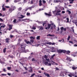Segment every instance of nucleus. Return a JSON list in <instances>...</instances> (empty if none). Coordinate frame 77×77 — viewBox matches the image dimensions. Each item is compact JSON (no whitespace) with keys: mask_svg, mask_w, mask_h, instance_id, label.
Masks as SVG:
<instances>
[{"mask_svg":"<svg viewBox=\"0 0 77 77\" xmlns=\"http://www.w3.org/2000/svg\"><path fill=\"white\" fill-rule=\"evenodd\" d=\"M42 60L43 63L46 66H51V64L50 63V59L48 58V57L46 55H45L42 57Z\"/></svg>","mask_w":77,"mask_h":77,"instance_id":"obj_1","label":"nucleus"},{"mask_svg":"<svg viewBox=\"0 0 77 77\" xmlns=\"http://www.w3.org/2000/svg\"><path fill=\"white\" fill-rule=\"evenodd\" d=\"M17 45H20L22 52L24 53H27V52H29L28 50H26L25 49V48L26 47V45L24 44V43H23L21 45L20 44V43H18Z\"/></svg>","mask_w":77,"mask_h":77,"instance_id":"obj_2","label":"nucleus"},{"mask_svg":"<svg viewBox=\"0 0 77 77\" xmlns=\"http://www.w3.org/2000/svg\"><path fill=\"white\" fill-rule=\"evenodd\" d=\"M53 26L54 27V29L56 28V25L54 24V23H52L50 24L49 23L48 24V26L45 28V29L46 30L47 29H49L51 27V29L52 30L53 29Z\"/></svg>","mask_w":77,"mask_h":77,"instance_id":"obj_3","label":"nucleus"},{"mask_svg":"<svg viewBox=\"0 0 77 77\" xmlns=\"http://www.w3.org/2000/svg\"><path fill=\"white\" fill-rule=\"evenodd\" d=\"M65 75H68L69 77H72V76H75V74H76V72H75V73H71L70 72H65Z\"/></svg>","mask_w":77,"mask_h":77,"instance_id":"obj_4","label":"nucleus"},{"mask_svg":"<svg viewBox=\"0 0 77 77\" xmlns=\"http://www.w3.org/2000/svg\"><path fill=\"white\" fill-rule=\"evenodd\" d=\"M15 8V7L13 6L11 8H10L9 9V11L10 12H12L13 11H14V9Z\"/></svg>","mask_w":77,"mask_h":77,"instance_id":"obj_5","label":"nucleus"},{"mask_svg":"<svg viewBox=\"0 0 77 77\" xmlns=\"http://www.w3.org/2000/svg\"><path fill=\"white\" fill-rule=\"evenodd\" d=\"M10 40H11V39L9 38H7L5 39V42L7 43H9V42H10Z\"/></svg>","mask_w":77,"mask_h":77,"instance_id":"obj_6","label":"nucleus"},{"mask_svg":"<svg viewBox=\"0 0 77 77\" xmlns=\"http://www.w3.org/2000/svg\"><path fill=\"white\" fill-rule=\"evenodd\" d=\"M2 25L0 27V30L2 31V28H5V27H6V25L5 24H2Z\"/></svg>","mask_w":77,"mask_h":77,"instance_id":"obj_7","label":"nucleus"},{"mask_svg":"<svg viewBox=\"0 0 77 77\" xmlns=\"http://www.w3.org/2000/svg\"><path fill=\"white\" fill-rule=\"evenodd\" d=\"M29 68V70H28L29 72H33V70H32V67H30Z\"/></svg>","mask_w":77,"mask_h":77,"instance_id":"obj_8","label":"nucleus"},{"mask_svg":"<svg viewBox=\"0 0 77 77\" xmlns=\"http://www.w3.org/2000/svg\"><path fill=\"white\" fill-rule=\"evenodd\" d=\"M38 29H39L41 30H43V29H44V28L43 27H42V26H39L38 27Z\"/></svg>","mask_w":77,"mask_h":77,"instance_id":"obj_9","label":"nucleus"},{"mask_svg":"<svg viewBox=\"0 0 77 77\" xmlns=\"http://www.w3.org/2000/svg\"><path fill=\"white\" fill-rule=\"evenodd\" d=\"M77 52H75L73 53L71 55L72 56H73V57H75L76 56V54H77Z\"/></svg>","mask_w":77,"mask_h":77,"instance_id":"obj_10","label":"nucleus"},{"mask_svg":"<svg viewBox=\"0 0 77 77\" xmlns=\"http://www.w3.org/2000/svg\"><path fill=\"white\" fill-rule=\"evenodd\" d=\"M9 29H8L9 30H11V29H12V25H9Z\"/></svg>","mask_w":77,"mask_h":77,"instance_id":"obj_11","label":"nucleus"},{"mask_svg":"<svg viewBox=\"0 0 77 77\" xmlns=\"http://www.w3.org/2000/svg\"><path fill=\"white\" fill-rule=\"evenodd\" d=\"M66 60L69 61V62H71V58L68 57H67Z\"/></svg>","mask_w":77,"mask_h":77,"instance_id":"obj_12","label":"nucleus"},{"mask_svg":"<svg viewBox=\"0 0 77 77\" xmlns=\"http://www.w3.org/2000/svg\"><path fill=\"white\" fill-rule=\"evenodd\" d=\"M42 2V1L41 0H40L39 1V6H41L42 5V4L41 3Z\"/></svg>","mask_w":77,"mask_h":77,"instance_id":"obj_13","label":"nucleus"},{"mask_svg":"<svg viewBox=\"0 0 77 77\" xmlns=\"http://www.w3.org/2000/svg\"><path fill=\"white\" fill-rule=\"evenodd\" d=\"M35 7L34 6H32L31 7H29L28 8V9H29V10H32V9H33Z\"/></svg>","mask_w":77,"mask_h":77,"instance_id":"obj_14","label":"nucleus"},{"mask_svg":"<svg viewBox=\"0 0 77 77\" xmlns=\"http://www.w3.org/2000/svg\"><path fill=\"white\" fill-rule=\"evenodd\" d=\"M45 14L46 15H48V16H51V13H50V14H47L46 13H45Z\"/></svg>","mask_w":77,"mask_h":77,"instance_id":"obj_15","label":"nucleus"},{"mask_svg":"<svg viewBox=\"0 0 77 77\" xmlns=\"http://www.w3.org/2000/svg\"><path fill=\"white\" fill-rule=\"evenodd\" d=\"M55 56V54H54L50 58L51 60H53L54 59V57Z\"/></svg>","mask_w":77,"mask_h":77,"instance_id":"obj_16","label":"nucleus"},{"mask_svg":"<svg viewBox=\"0 0 77 77\" xmlns=\"http://www.w3.org/2000/svg\"><path fill=\"white\" fill-rule=\"evenodd\" d=\"M54 3H59V2H61V1L60 0H54Z\"/></svg>","mask_w":77,"mask_h":77,"instance_id":"obj_17","label":"nucleus"},{"mask_svg":"<svg viewBox=\"0 0 77 77\" xmlns=\"http://www.w3.org/2000/svg\"><path fill=\"white\" fill-rule=\"evenodd\" d=\"M25 42L27 44H31V43L29 42V41H27L26 40H25Z\"/></svg>","mask_w":77,"mask_h":77,"instance_id":"obj_18","label":"nucleus"},{"mask_svg":"<svg viewBox=\"0 0 77 77\" xmlns=\"http://www.w3.org/2000/svg\"><path fill=\"white\" fill-rule=\"evenodd\" d=\"M47 36H54V35H51L50 34H48L47 35Z\"/></svg>","mask_w":77,"mask_h":77,"instance_id":"obj_19","label":"nucleus"},{"mask_svg":"<svg viewBox=\"0 0 77 77\" xmlns=\"http://www.w3.org/2000/svg\"><path fill=\"white\" fill-rule=\"evenodd\" d=\"M30 21V19H25V22H28L29 23Z\"/></svg>","mask_w":77,"mask_h":77,"instance_id":"obj_20","label":"nucleus"},{"mask_svg":"<svg viewBox=\"0 0 77 77\" xmlns=\"http://www.w3.org/2000/svg\"><path fill=\"white\" fill-rule=\"evenodd\" d=\"M40 38H41V36H37L36 37V39L37 40H40Z\"/></svg>","mask_w":77,"mask_h":77,"instance_id":"obj_21","label":"nucleus"},{"mask_svg":"<svg viewBox=\"0 0 77 77\" xmlns=\"http://www.w3.org/2000/svg\"><path fill=\"white\" fill-rule=\"evenodd\" d=\"M21 17H19V18H24L25 17V16L23 15H20Z\"/></svg>","mask_w":77,"mask_h":77,"instance_id":"obj_22","label":"nucleus"},{"mask_svg":"<svg viewBox=\"0 0 77 77\" xmlns=\"http://www.w3.org/2000/svg\"><path fill=\"white\" fill-rule=\"evenodd\" d=\"M56 15H61V14L60 13L57 12V13H56Z\"/></svg>","mask_w":77,"mask_h":77,"instance_id":"obj_23","label":"nucleus"},{"mask_svg":"<svg viewBox=\"0 0 77 77\" xmlns=\"http://www.w3.org/2000/svg\"><path fill=\"white\" fill-rule=\"evenodd\" d=\"M46 44L48 45H52V43L51 42H48L46 43Z\"/></svg>","mask_w":77,"mask_h":77,"instance_id":"obj_24","label":"nucleus"},{"mask_svg":"<svg viewBox=\"0 0 77 77\" xmlns=\"http://www.w3.org/2000/svg\"><path fill=\"white\" fill-rule=\"evenodd\" d=\"M6 48H5L3 50V52L4 53H6Z\"/></svg>","mask_w":77,"mask_h":77,"instance_id":"obj_25","label":"nucleus"},{"mask_svg":"<svg viewBox=\"0 0 77 77\" xmlns=\"http://www.w3.org/2000/svg\"><path fill=\"white\" fill-rule=\"evenodd\" d=\"M52 12L53 13L54 15H55V14H56V13H57V11H56V10H55L54 11H53Z\"/></svg>","mask_w":77,"mask_h":77,"instance_id":"obj_26","label":"nucleus"},{"mask_svg":"<svg viewBox=\"0 0 77 77\" xmlns=\"http://www.w3.org/2000/svg\"><path fill=\"white\" fill-rule=\"evenodd\" d=\"M31 29H33V30H35L36 29V27L34 26H32L31 28Z\"/></svg>","mask_w":77,"mask_h":77,"instance_id":"obj_27","label":"nucleus"},{"mask_svg":"<svg viewBox=\"0 0 77 77\" xmlns=\"http://www.w3.org/2000/svg\"><path fill=\"white\" fill-rule=\"evenodd\" d=\"M72 68L73 70H75V69H77V67H72Z\"/></svg>","mask_w":77,"mask_h":77,"instance_id":"obj_28","label":"nucleus"},{"mask_svg":"<svg viewBox=\"0 0 77 77\" xmlns=\"http://www.w3.org/2000/svg\"><path fill=\"white\" fill-rule=\"evenodd\" d=\"M20 0H15L14 1V3H17V2H20Z\"/></svg>","mask_w":77,"mask_h":77,"instance_id":"obj_29","label":"nucleus"},{"mask_svg":"<svg viewBox=\"0 0 77 77\" xmlns=\"http://www.w3.org/2000/svg\"><path fill=\"white\" fill-rule=\"evenodd\" d=\"M70 38H71V37L69 35L68 36V38L67 39V40L68 41H69V39H70Z\"/></svg>","mask_w":77,"mask_h":77,"instance_id":"obj_30","label":"nucleus"},{"mask_svg":"<svg viewBox=\"0 0 77 77\" xmlns=\"http://www.w3.org/2000/svg\"><path fill=\"white\" fill-rule=\"evenodd\" d=\"M57 12L60 13L61 12V11H60V10H56Z\"/></svg>","mask_w":77,"mask_h":77,"instance_id":"obj_31","label":"nucleus"},{"mask_svg":"<svg viewBox=\"0 0 77 77\" xmlns=\"http://www.w3.org/2000/svg\"><path fill=\"white\" fill-rule=\"evenodd\" d=\"M0 63H1V64H3V63H5V62H3L0 59Z\"/></svg>","mask_w":77,"mask_h":77,"instance_id":"obj_32","label":"nucleus"},{"mask_svg":"<svg viewBox=\"0 0 77 77\" xmlns=\"http://www.w3.org/2000/svg\"><path fill=\"white\" fill-rule=\"evenodd\" d=\"M21 9H22V8L20 7L18 8V11H21Z\"/></svg>","mask_w":77,"mask_h":77,"instance_id":"obj_33","label":"nucleus"},{"mask_svg":"<svg viewBox=\"0 0 77 77\" xmlns=\"http://www.w3.org/2000/svg\"><path fill=\"white\" fill-rule=\"evenodd\" d=\"M30 39H35V38L33 37V36H31L30 37Z\"/></svg>","mask_w":77,"mask_h":77,"instance_id":"obj_34","label":"nucleus"},{"mask_svg":"<svg viewBox=\"0 0 77 77\" xmlns=\"http://www.w3.org/2000/svg\"><path fill=\"white\" fill-rule=\"evenodd\" d=\"M66 54H69V53H70V51H66Z\"/></svg>","mask_w":77,"mask_h":77,"instance_id":"obj_35","label":"nucleus"},{"mask_svg":"<svg viewBox=\"0 0 77 77\" xmlns=\"http://www.w3.org/2000/svg\"><path fill=\"white\" fill-rule=\"evenodd\" d=\"M45 75L46 76H47V77H50V75H49V74H48L45 73Z\"/></svg>","mask_w":77,"mask_h":77,"instance_id":"obj_36","label":"nucleus"},{"mask_svg":"<svg viewBox=\"0 0 77 77\" xmlns=\"http://www.w3.org/2000/svg\"><path fill=\"white\" fill-rule=\"evenodd\" d=\"M7 69H8V70H10V69H11V67H8L7 68Z\"/></svg>","mask_w":77,"mask_h":77,"instance_id":"obj_37","label":"nucleus"},{"mask_svg":"<svg viewBox=\"0 0 77 77\" xmlns=\"http://www.w3.org/2000/svg\"><path fill=\"white\" fill-rule=\"evenodd\" d=\"M30 41L31 43H33V42H34V40H33L31 39Z\"/></svg>","mask_w":77,"mask_h":77,"instance_id":"obj_38","label":"nucleus"},{"mask_svg":"<svg viewBox=\"0 0 77 77\" xmlns=\"http://www.w3.org/2000/svg\"><path fill=\"white\" fill-rule=\"evenodd\" d=\"M32 61H33V62H35V61H36V60L34 58H32Z\"/></svg>","mask_w":77,"mask_h":77,"instance_id":"obj_39","label":"nucleus"},{"mask_svg":"<svg viewBox=\"0 0 77 77\" xmlns=\"http://www.w3.org/2000/svg\"><path fill=\"white\" fill-rule=\"evenodd\" d=\"M17 21V20L16 19H14V20H13V22L14 23H16V21Z\"/></svg>","mask_w":77,"mask_h":77,"instance_id":"obj_40","label":"nucleus"},{"mask_svg":"<svg viewBox=\"0 0 77 77\" xmlns=\"http://www.w3.org/2000/svg\"><path fill=\"white\" fill-rule=\"evenodd\" d=\"M51 62L52 64H55V62H54V61H53L52 60L51 61Z\"/></svg>","mask_w":77,"mask_h":77,"instance_id":"obj_41","label":"nucleus"},{"mask_svg":"<svg viewBox=\"0 0 77 77\" xmlns=\"http://www.w3.org/2000/svg\"><path fill=\"white\" fill-rule=\"evenodd\" d=\"M58 51L59 53H62V50H59Z\"/></svg>","mask_w":77,"mask_h":77,"instance_id":"obj_42","label":"nucleus"},{"mask_svg":"<svg viewBox=\"0 0 77 77\" xmlns=\"http://www.w3.org/2000/svg\"><path fill=\"white\" fill-rule=\"evenodd\" d=\"M1 75H2V76H6V74L2 73Z\"/></svg>","mask_w":77,"mask_h":77,"instance_id":"obj_43","label":"nucleus"},{"mask_svg":"<svg viewBox=\"0 0 77 77\" xmlns=\"http://www.w3.org/2000/svg\"><path fill=\"white\" fill-rule=\"evenodd\" d=\"M62 52H63V53H66V51L63 50H62Z\"/></svg>","mask_w":77,"mask_h":77,"instance_id":"obj_44","label":"nucleus"},{"mask_svg":"<svg viewBox=\"0 0 77 77\" xmlns=\"http://www.w3.org/2000/svg\"><path fill=\"white\" fill-rule=\"evenodd\" d=\"M0 22H3V20L2 19L0 18Z\"/></svg>","mask_w":77,"mask_h":77,"instance_id":"obj_45","label":"nucleus"},{"mask_svg":"<svg viewBox=\"0 0 77 77\" xmlns=\"http://www.w3.org/2000/svg\"><path fill=\"white\" fill-rule=\"evenodd\" d=\"M45 24H46V22H43V26H45Z\"/></svg>","mask_w":77,"mask_h":77,"instance_id":"obj_46","label":"nucleus"},{"mask_svg":"<svg viewBox=\"0 0 77 77\" xmlns=\"http://www.w3.org/2000/svg\"><path fill=\"white\" fill-rule=\"evenodd\" d=\"M35 73H33V74H32V75H31V76H30V77H33V76H34V75H35Z\"/></svg>","mask_w":77,"mask_h":77,"instance_id":"obj_47","label":"nucleus"},{"mask_svg":"<svg viewBox=\"0 0 77 77\" xmlns=\"http://www.w3.org/2000/svg\"><path fill=\"white\" fill-rule=\"evenodd\" d=\"M66 20H67V22L68 23L69 22V18H66Z\"/></svg>","mask_w":77,"mask_h":77,"instance_id":"obj_48","label":"nucleus"},{"mask_svg":"<svg viewBox=\"0 0 77 77\" xmlns=\"http://www.w3.org/2000/svg\"><path fill=\"white\" fill-rule=\"evenodd\" d=\"M74 1H70V2H69V3L70 4H72V3H73V2Z\"/></svg>","mask_w":77,"mask_h":77,"instance_id":"obj_49","label":"nucleus"},{"mask_svg":"<svg viewBox=\"0 0 77 77\" xmlns=\"http://www.w3.org/2000/svg\"><path fill=\"white\" fill-rule=\"evenodd\" d=\"M43 10H44V8H42L41 9H39V11H43Z\"/></svg>","mask_w":77,"mask_h":77,"instance_id":"obj_50","label":"nucleus"},{"mask_svg":"<svg viewBox=\"0 0 77 77\" xmlns=\"http://www.w3.org/2000/svg\"><path fill=\"white\" fill-rule=\"evenodd\" d=\"M3 71L4 72H6V69L5 68H4L3 69Z\"/></svg>","mask_w":77,"mask_h":77,"instance_id":"obj_51","label":"nucleus"},{"mask_svg":"<svg viewBox=\"0 0 77 77\" xmlns=\"http://www.w3.org/2000/svg\"><path fill=\"white\" fill-rule=\"evenodd\" d=\"M8 57H11V58H13V56H10V55H9Z\"/></svg>","mask_w":77,"mask_h":77,"instance_id":"obj_52","label":"nucleus"},{"mask_svg":"<svg viewBox=\"0 0 77 77\" xmlns=\"http://www.w3.org/2000/svg\"><path fill=\"white\" fill-rule=\"evenodd\" d=\"M42 23H43L42 21L38 22V24H42Z\"/></svg>","mask_w":77,"mask_h":77,"instance_id":"obj_53","label":"nucleus"},{"mask_svg":"<svg viewBox=\"0 0 77 77\" xmlns=\"http://www.w3.org/2000/svg\"><path fill=\"white\" fill-rule=\"evenodd\" d=\"M13 37H14V35H10V38H13Z\"/></svg>","mask_w":77,"mask_h":77,"instance_id":"obj_54","label":"nucleus"},{"mask_svg":"<svg viewBox=\"0 0 77 77\" xmlns=\"http://www.w3.org/2000/svg\"><path fill=\"white\" fill-rule=\"evenodd\" d=\"M23 67H24V68H25V69L26 70H27V67H24V66H23Z\"/></svg>","mask_w":77,"mask_h":77,"instance_id":"obj_55","label":"nucleus"},{"mask_svg":"<svg viewBox=\"0 0 77 77\" xmlns=\"http://www.w3.org/2000/svg\"><path fill=\"white\" fill-rule=\"evenodd\" d=\"M62 42H63V43H65V42H64V39H63V38L62 39Z\"/></svg>","mask_w":77,"mask_h":77,"instance_id":"obj_56","label":"nucleus"},{"mask_svg":"<svg viewBox=\"0 0 77 77\" xmlns=\"http://www.w3.org/2000/svg\"><path fill=\"white\" fill-rule=\"evenodd\" d=\"M42 2H43V3H45L46 2L45 1V0H43L42 1Z\"/></svg>","mask_w":77,"mask_h":77,"instance_id":"obj_57","label":"nucleus"},{"mask_svg":"<svg viewBox=\"0 0 77 77\" xmlns=\"http://www.w3.org/2000/svg\"><path fill=\"white\" fill-rule=\"evenodd\" d=\"M65 11H62V14H65Z\"/></svg>","mask_w":77,"mask_h":77,"instance_id":"obj_58","label":"nucleus"},{"mask_svg":"<svg viewBox=\"0 0 77 77\" xmlns=\"http://www.w3.org/2000/svg\"><path fill=\"white\" fill-rule=\"evenodd\" d=\"M63 27H61V28H60V29L61 30H63Z\"/></svg>","mask_w":77,"mask_h":77,"instance_id":"obj_59","label":"nucleus"},{"mask_svg":"<svg viewBox=\"0 0 77 77\" xmlns=\"http://www.w3.org/2000/svg\"><path fill=\"white\" fill-rule=\"evenodd\" d=\"M69 42H70V43H71V44H73V42H72V41H69Z\"/></svg>","mask_w":77,"mask_h":77,"instance_id":"obj_60","label":"nucleus"},{"mask_svg":"<svg viewBox=\"0 0 77 77\" xmlns=\"http://www.w3.org/2000/svg\"><path fill=\"white\" fill-rule=\"evenodd\" d=\"M2 10L3 11H5V10H6V8H2Z\"/></svg>","mask_w":77,"mask_h":77,"instance_id":"obj_61","label":"nucleus"},{"mask_svg":"<svg viewBox=\"0 0 77 77\" xmlns=\"http://www.w3.org/2000/svg\"><path fill=\"white\" fill-rule=\"evenodd\" d=\"M7 74L8 75H9V76H10L11 75V73H8Z\"/></svg>","mask_w":77,"mask_h":77,"instance_id":"obj_62","label":"nucleus"},{"mask_svg":"<svg viewBox=\"0 0 77 77\" xmlns=\"http://www.w3.org/2000/svg\"><path fill=\"white\" fill-rule=\"evenodd\" d=\"M26 15H30V13H27L26 14Z\"/></svg>","mask_w":77,"mask_h":77,"instance_id":"obj_63","label":"nucleus"},{"mask_svg":"<svg viewBox=\"0 0 77 77\" xmlns=\"http://www.w3.org/2000/svg\"><path fill=\"white\" fill-rule=\"evenodd\" d=\"M23 2L24 3H25V2H27V0H24Z\"/></svg>","mask_w":77,"mask_h":77,"instance_id":"obj_64","label":"nucleus"}]
</instances>
